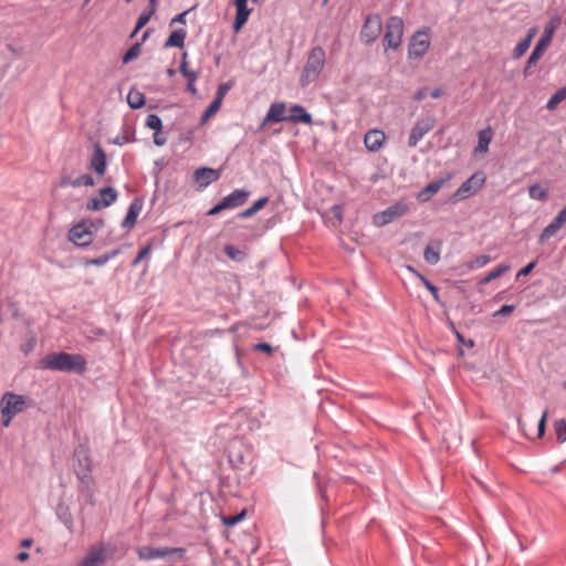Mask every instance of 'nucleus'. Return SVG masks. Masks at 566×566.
I'll use <instances>...</instances> for the list:
<instances>
[{"label": "nucleus", "mask_w": 566, "mask_h": 566, "mask_svg": "<svg viewBox=\"0 0 566 566\" xmlns=\"http://www.w3.org/2000/svg\"><path fill=\"white\" fill-rule=\"evenodd\" d=\"M426 96H427V88H421L415 94L413 99L420 102V101L424 99Z\"/></svg>", "instance_id": "nucleus-56"}, {"label": "nucleus", "mask_w": 566, "mask_h": 566, "mask_svg": "<svg viewBox=\"0 0 566 566\" xmlns=\"http://www.w3.org/2000/svg\"><path fill=\"white\" fill-rule=\"evenodd\" d=\"M74 471L84 488L91 489L94 485L90 449L86 446H78L74 451Z\"/></svg>", "instance_id": "nucleus-4"}, {"label": "nucleus", "mask_w": 566, "mask_h": 566, "mask_svg": "<svg viewBox=\"0 0 566 566\" xmlns=\"http://www.w3.org/2000/svg\"><path fill=\"white\" fill-rule=\"evenodd\" d=\"M266 203H268V198L266 197L260 198L250 208H248L244 211H242L239 214V217L240 218H250L253 214H255L258 211H260L262 208H264Z\"/></svg>", "instance_id": "nucleus-34"}, {"label": "nucleus", "mask_w": 566, "mask_h": 566, "mask_svg": "<svg viewBox=\"0 0 566 566\" xmlns=\"http://www.w3.org/2000/svg\"><path fill=\"white\" fill-rule=\"evenodd\" d=\"M178 554L179 557H182L185 554L184 548H172V547H149L143 546L137 549L138 558L142 560H151L156 558H166L168 556Z\"/></svg>", "instance_id": "nucleus-11"}, {"label": "nucleus", "mask_w": 566, "mask_h": 566, "mask_svg": "<svg viewBox=\"0 0 566 566\" xmlns=\"http://www.w3.org/2000/svg\"><path fill=\"white\" fill-rule=\"evenodd\" d=\"M554 430L558 442H566V421L564 419L554 422Z\"/></svg>", "instance_id": "nucleus-37"}, {"label": "nucleus", "mask_w": 566, "mask_h": 566, "mask_svg": "<svg viewBox=\"0 0 566 566\" xmlns=\"http://www.w3.org/2000/svg\"><path fill=\"white\" fill-rule=\"evenodd\" d=\"M249 192L245 190L237 189L222 199L223 206L227 209H232L242 206L248 200Z\"/></svg>", "instance_id": "nucleus-23"}, {"label": "nucleus", "mask_w": 566, "mask_h": 566, "mask_svg": "<svg viewBox=\"0 0 566 566\" xmlns=\"http://www.w3.org/2000/svg\"><path fill=\"white\" fill-rule=\"evenodd\" d=\"M245 517V511H242L241 513L237 515H230V516H222V523L226 526H233L241 522Z\"/></svg>", "instance_id": "nucleus-45"}, {"label": "nucleus", "mask_w": 566, "mask_h": 566, "mask_svg": "<svg viewBox=\"0 0 566 566\" xmlns=\"http://www.w3.org/2000/svg\"><path fill=\"white\" fill-rule=\"evenodd\" d=\"M117 191L113 187H105L99 190L97 197L91 198L86 202V209L88 211H98L113 205L117 200Z\"/></svg>", "instance_id": "nucleus-10"}, {"label": "nucleus", "mask_w": 566, "mask_h": 566, "mask_svg": "<svg viewBox=\"0 0 566 566\" xmlns=\"http://www.w3.org/2000/svg\"><path fill=\"white\" fill-rule=\"evenodd\" d=\"M31 544H32V539H30V538H25L21 542V546H23V547H30Z\"/></svg>", "instance_id": "nucleus-60"}, {"label": "nucleus", "mask_w": 566, "mask_h": 566, "mask_svg": "<svg viewBox=\"0 0 566 566\" xmlns=\"http://www.w3.org/2000/svg\"><path fill=\"white\" fill-rule=\"evenodd\" d=\"M514 305H503L500 310L494 312L493 316H507L514 311Z\"/></svg>", "instance_id": "nucleus-48"}, {"label": "nucleus", "mask_w": 566, "mask_h": 566, "mask_svg": "<svg viewBox=\"0 0 566 566\" xmlns=\"http://www.w3.org/2000/svg\"><path fill=\"white\" fill-rule=\"evenodd\" d=\"M528 195L532 199L544 201L548 197V191L538 184H534L528 188Z\"/></svg>", "instance_id": "nucleus-36"}, {"label": "nucleus", "mask_w": 566, "mask_h": 566, "mask_svg": "<svg viewBox=\"0 0 566 566\" xmlns=\"http://www.w3.org/2000/svg\"><path fill=\"white\" fill-rule=\"evenodd\" d=\"M90 168L98 176L106 172L107 159L104 149L99 145H95L92 158L90 160Z\"/></svg>", "instance_id": "nucleus-16"}, {"label": "nucleus", "mask_w": 566, "mask_h": 566, "mask_svg": "<svg viewBox=\"0 0 566 566\" xmlns=\"http://www.w3.org/2000/svg\"><path fill=\"white\" fill-rule=\"evenodd\" d=\"M234 6L237 12L233 28L235 32H239L247 23L251 9L248 8V0H235Z\"/></svg>", "instance_id": "nucleus-20"}, {"label": "nucleus", "mask_w": 566, "mask_h": 566, "mask_svg": "<svg viewBox=\"0 0 566 566\" xmlns=\"http://www.w3.org/2000/svg\"><path fill=\"white\" fill-rule=\"evenodd\" d=\"M432 98H439L443 95V91L441 88H436L430 93Z\"/></svg>", "instance_id": "nucleus-57"}, {"label": "nucleus", "mask_w": 566, "mask_h": 566, "mask_svg": "<svg viewBox=\"0 0 566 566\" xmlns=\"http://www.w3.org/2000/svg\"><path fill=\"white\" fill-rule=\"evenodd\" d=\"M325 61L326 54L323 48L315 46L310 51L304 70L300 77V84L302 87L310 85L319 77L325 66Z\"/></svg>", "instance_id": "nucleus-3"}, {"label": "nucleus", "mask_w": 566, "mask_h": 566, "mask_svg": "<svg viewBox=\"0 0 566 566\" xmlns=\"http://www.w3.org/2000/svg\"><path fill=\"white\" fill-rule=\"evenodd\" d=\"M160 132H156L155 135H154V143L155 145L157 146H163L166 144V138H164L163 136H160L159 134Z\"/></svg>", "instance_id": "nucleus-55"}, {"label": "nucleus", "mask_w": 566, "mask_h": 566, "mask_svg": "<svg viewBox=\"0 0 566 566\" xmlns=\"http://www.w3.org/2000/svg\"><path fill=\"white\" fill-rule=\"evenodd\" d=\"M333 211H334V213H335V216H336V217L340 218V207L335 206V207L333 208Z\"/></svg>", "instance_id": "nucleus-62"}, {"label": "nucleus", "mask_w": 566, "mask_h": 566, "mask_svg": "<svg viewBox=\"0 0 566 566\" xmlns=\"http://www.w3.org/2000/svg\"><path fill=\"white\" fill-rule=\"evenodd\" d=\"M227 208L223 206V202H219L218 205H216L213 208H211L209 211H208V216H216L218 214L219 212H221L222 210H226Z\"/></svg>", "instance_id": "nucleus-54"}, {"label": "nucleus", "mask_w": 566, "mask_h": 566, "mask_svg": "<svg viewBox=\"0 0 566 566\" xmlns=\"http://www.w3.org/2000/svg\"><path fill=\"white\" fill-rule=\"evenodd\" d=\"M547 417H548V412H547V410H545L543 412V415H542V418H541L539 422H538L537 430H538V437L539 438L543 437L544 433H545V427H546Z\"/></svg>", "instance_id": "nucleus-49"}, {"label": "nucleus", "mask_w": 566, "mask_h": 566, "mask_svg": "<svg viewBox=\"0 0 566 566\" xmlns=\"http://www.w3.org/2000/svg\"><path fill=\"white\" fill-rule=\"evenodd\" d=\"M70 181H72V179H70V178H64V179H62V181H61V186H62V187L70 186Z\"/></svg>", "instance_id": "nucleus-63"}, {"label": "nucleus", "mask_w": 566, "mask_h": 566, "mask_svg": "<svg viewBox=\"0 0 566 566\" xmlns=\"http://www.w3.org/2000/svg\"><path fill=\"white\" fill-rule=\"evenodd\" d=\"M140 43H135L123 56V63L127 64L130 61L137 59L142 52Z\"/></svg>", "instance_id": "nucleus-41"}, {"label": "nucleus", "mask_w": 566, "mask_h": 566, "mask_svg": "<svg viewBox=\"0 0 566 566\" xmlns=\"http://www.w3.org/2000/svg\"><path fill=\"white\" fill-rule=\"evenodd\" d=\"M451 178V175H448L446 178H441L439 180H434L426 186L417 196V200L419 202L429 201L442 187L443 185Z\"/></svg>", "instance_id": "nucleus-21"}, {"label": "nucleus", "mask_w": 566, "mask_h": 566, "mask_svg": "<svg viewBox=\"0 0 566 566\" xmlns=\"http://www.w3.org/2000/svg\"><path fill=\"white\" fill-rule=\"evenodd\" d=\"M224 253L234 261H242L244 259V253L233 245H226Z\"/></svg>", "instance_id": "nucleus-44"}, {"label": "nucleus", "mask_w": 566, "mask_h": 566, "mask_svg": "<svg viewBox=\"0 0 566 566\" xmlns=\"http://www.w3.org/2000/svg\"><path fill=\"white\" fill-rule=\"evenodd\" d=\"M535 29L531 30L528 35L522 40L514 49V57L520 59L530 49L533 36L535 35Z\"/></svg>", "instance_id": "nucleus-29"}, {"label": "nucleus", "mask_w": 566, "mask_h": 566, "mask_svg": "<svg viewBox=\"0 0 566 566\" xmlns=\"http://www.w3.org/2000/svg\"><path fill=\"white\" fill-rule=\"evenodd\" d=\"M140 210H142L140 205H138L137 202L130 203L127 214L122 222V227L125 229H132L137 221Z\"/></svg>", "instance_id": "nucleus-27"}, {"label": "nucleus", "mask_w": 566, "mask_h": 566, "mask_svg": "<svg viewBox=\"0 0 566 566\" xmlns=\"http://www.w3.org/2000/svg\"><path fill=\"white\" fill-rule=\"evenodd\" d=\"M403 34V21L399 17H390L386 23V32L384 35L385 49H398L401 44Z\"/></svg>", "instance_id": "nucleus-6"}, {"label": "nucleus", "mask_w": 566, "mask_h": 566, "mask_svg": "<svg viewBox=\"0 0 566 566\" xmlns=\"http://www.w3.org/2000/svg\"><path fill=\"white\" fill-rule=\"evenodd\" d=\"M186 57H187V53H184V56H182V62H181V65H180V72L182 73V75L189 81V82H196V80L198 78V73L195 72V71H190L188 70L187 67V61H186Z\"/></svg>", "instance_id": "nucleus-42"}, {"label": "nucleus", "mask_w": 566, "mask_h": 566, "mask_svg": "<svg viewBox=\"0 0 566 566\" xmlns=\"http://www.w3.org/2000/svg\"><path fill=\"white\" fill-rule=\"evenodd\" d=\"M69 239L77 247H87L94 240V233L85 223H78L71 228Z\"/></svg>", "instance_id": "nucleus-14"}, {"label": "nucleus", "mask_w": 566, "mask_h": 566, "mask_svg": "<svg viewBox=\"0 0 566 566\" xmlns=\"http://www.w3.org/2000/svg\"><path fill=\"white\" fill-rule=\"evenodd\" d=\"M127 103L133 109H138L145 105V96L137 90H130L127 94Z\"/></svg>", "instance_id": "nucleus-28"}, {"label": "nucleus", "mask_w": 566, "mask_h": 566, "mask_svg": "<svg viewBox=\"0 0 566 566\" xmlns=\"http://www.w3.org/2000/svg\"><path fill=\"white\" fill-rule=\"evenodd\" d=\"M156 9L155 8H148L146 9L137 19V30H142L151 19V17L155 14Z\"/></svg>", "instance_id": "nucleus-39"}, {"label": "nucleus", "mask_w": 566, "mask_h": 566, "mask_svg": "<svg viewBox=\"0 0 566 566\" xmlns=\"http://www.w3.org/2000/svg\"><path fill=\"white\" fill-rule=\"evenodd\" d=\"M535 264H536L535 262L528 263L526 266H524L522 270H520V272L517 273V277L528 275L532 272V270L535 268Z\"/></svg>", "instance_id": "nucleus-51"}, {"label": "nucleus", "mask_w": 566, "mask_h": 566, "mask_svg": "<svg viewBox=\"0 0 566 566\" xmlns=\"http://www.w3.org/2000/svg\"><path fill=\"white\" fill-rule=\"evenodd\" d=\"M436 118L427 116L416 122L408 139L409 147H416L418 143L434 127Z\"/></svg>", "instance_id": "nucleus-12"}, {"label": "nucleus", "mask_w": 566, "mask_h": 566, "mask_svg": "<svg viewBox=\"0 0 566 566\" xmlns=\"http://www.w3.org/2000/svg\"><path fill=\"white\" fill-rule=\"evenodd\" d=\"M94 184H95L94 179L90 175H82V176L73 179L72 181H70V186H72L74 188H77L81 186L92 187V186H94Z\"/></svg>", "instance_id": "nucleus-40"}, {"label": "nucleus", "mask_w": 566, "mask_h": 566, "mask_svg": "<svg viewBox=\"0 0 566 566\" xmlns=\"http://www.w3.org/2000/svg\"><path fill=\"white\" fill-rule=\"evenodd\" d=\"M187 90L191 93V94H196L197 93V88L195 86V82H189L188 81V84H187Z\"/></svg>", "instance_id": "nucleus-59"}, {"label": "nucleus", "mask_w": 566, "mask_h": 566, "mask_svg": "<svg viewBox=\"0 0 566 566\" xmlns=\"http://www.w3.org/2000/svg\"><path fill=\"white\" fill-rule=\"evenodd\" d=\"M285 111L286 106L284 103H273L264 117V124L287 122L289 116H285Z\"/></svg>", "instance_id": "nucleus-22"}, {"label": "nucleus", "mask_w": 566, "mask_h": 566, "mask_svg": "<svg viewBox=\"0 0 566 566\" xmlns=\"http://www.w3.org/2000/svg\"><path fill=\"white\" fill-rule=\"evenodd\" d=\"M228 90H229V86L227 84L220 85L218 87V91H217L214 99H217V101L222 103V99H223L224 95L227 94Z\"/></svg>", "instance_id": "nucleus-50"}, {"label": "nucleus", "mask_w": 566, "mask_h": 566, "mask_svg": "<svg viewBox=\"0 0 566 566\" xmlns=\"http://www.w3.org/2000/svg\"><path fill=\"white\" fill-rule=\"evenodd\" d=\"M510 270L509 264H500L494 270H492L488 275H485L480 283L481 284H489L491 281L500 277L504 273H506Z\"/></svg>", "instance_id": "nucleus-33"}, {"label": "nucleus", "mask_w": 566, "mask_h": 566, "mask_svg": "<svg viewBox=\"0 0 566 566\" xmlns=\"http://www.w3.org/2000/svg\"><path fill=\"white\" fill-rule=\"evenodd\" d=\"M146 126L155 132H160L163 128V122L156 114H150L146 118Z\"/></svg>", "instance_id": "nucleus-43"}, {"label": "nucleus", "mask_w": 566, "mask_h": 566, "mask_svg": "<svg viewBox=\"0 0 566 566\" xmlns=\"http://www.w3.org/2000/svg\"><path fill=\"white\" fill-rule=\"evenodd\" d=\"M188 13H189V10H186V11L181 12L180 14L176 15L171 20V24L172 23L186 24V17H187Z\"/></svg>", "instance_id": "nucleus-53"}, {"label": "nucleus", "mask_w": 566, "mask_h": 566, "mask_svg": "<svg viewBox=\"0 0 566 566\" xmlns=\"http://www.w3.org/2000/svg\"><path fill=\"white\" fill-rule=\"evenodd\" d=\"M386 140V135L380 129H371L366 133L364 144L369 151H378Z\"/></svg>", "instance_id": "nucleus-19"}, {"label": "nucleus", "mask_w": 566, "mask_h": 566, "mask_svg": "<svg viewBox=\"0 0 566 566\" xmlns=\"http://www.w3.org/2000/svg\"><path fill=\"white\" fill-rule=\"evenodd\" d=\"M490 262H491L490 255H480L471 263V268H482Z\"/></svg>", "instance_id": "nucleus-47"}, {"label": "nucleus", "mask_w": 566, "mask_h": 566, "mask_svg": "<svg viewBox=\"0 0 566 566\" xmlns=\"http://www.w3.org/2000/svg\"><path fill=\"white\" fill-rule=\"evenodd\" d=\"M290 115L287 122L312 124V115L301 105H293L290 107Z\"/></svg>", "instance_id": "nucleus-24"}, {"label": "nucleus", "mask_w": 566, "mask_h": 566, "mask_svg": "<svg viewBox=\"0 0 566 566\" xmlns=\"http://www.w3.org/2000/svg\"><path fill=\"white\" fill-rule=\"evenodd\" d=\"M407 269L413 273L422 283L423 285L426 286V289L431 293V295L433 296V298L436 301H439V292H438V289L437 286H434L430 281H428L422 274H420L416 269H413L412 266H407Z\"/></svg>", "instance_id": "nucleus-32"}, {"label": "nucleus", "mask_w": 566, "mask_h": 566, "mask_svg": "<svg viewBox=\"0 0 566 566\" xmlns=\"http://www.w3.org/2000/svg\"><path fill=\"white\" fill-rule=\"evenodd\" d=\"M440 253H441V242L433 241V242H430L426 247L424 252H423V259L427 263L433 265L440 261Z\"/></svg>", "instance_id": "nucleus-25"}, {"label": "nucleus", "mask_w": 566, "mask_h": 566, "mask_svg": "<svg viewBox=\"0 0 566 566\" xmlns=\"http://www.w3.org/2000/svg\"><path fill=\"white\" fill-rule=\"evenodd\" d=\"M119 254V250H113L108 253H105L98 258H94V259H88L84 262L85 265H96V266H101V265H104L106 264L109 260L114 259L115 256H117Z\"/></svg>", "instance_id": "nucleus-30"}, {"label": "nucleus", "mask_w": 566, "mask_h": 566, "mask_svg": "<svg viewBox=\"0 0 566 566\" xmlns=\"http://www.w3.org/2000/svg\"><path fill=\"white\" fill-rule=\"evenodd\" d=\"M127 142H128V139H127V138H118V137H117V138L114 140V144H116V145H123V144H125V143H127Z\"/></svg>", "instance_id": "nucleus-61"}, {"label": "nucleus", "mask_w": 566, "mask_h": 566, "mask_svg": "<svg viewBox=\"0 0 566 566\" xmlns=\"http://www.w3.org/2000/svg\"><path fill=\"white\" fill-rule=\"evenodd\" d=\"M187 31L185 29L174 30L165 42V48H184Z\"/></svg>", "instance_id": "nucleus-26"}, {"label": "nucleus", "mask_w": 566, "mask_h": 566, "mask_svg": "<svg viewBox=\"0 0 566 566\" xmlns=\"http://www.w3.org/2000/svg\"><path fill=\"white\" fill-rule=\"evenodd\" d=\"M221 102L213 99L201 116V124L207 123L221 107Z\"/></svg>", "instance_id": "nucleus-38"}, {"label": "nucleus", "mask_w": 566, "mask_h": 566, "mask_svg": "<svg viewBox=\"0 0 566 566\" xmlns=\"http://www.w3.org/2000/svg\"><path fill=\"white\" fill-rule=\"evenodd\" d=\"M153 249V244L151 242H149L146 247H144L139 252L138 254L136 255V258L133 260L132 262V265L133 266H136L139 262H142L144 259H146L150 251Z\"/></svg>", "instance_id": "nucleus-46"}, {"label": "nucleus", "mask_w": 566, "mask_h": 566, "mask_svg": "<svg viewBox=\"0 0 566 566\" xmlns=\"http://www.w3.org/2000/svg\"><path fill=\"white\" fill-rule=\"evenodd\" d=\"M554 25H547L545 29V34L543 38L538 41L536 46L534 48L533 52L531 53L526 67L524 69V75L527 76L530 74V69L537 63V61L542 57L544 54V51L546 46L548 45L552 35L554 33Z\"/></svg>", "instance_id": "nucleus-13"}, {"label": "nucleus", "mask_w": 566, "mask_h": 566, "mask_svg": "<svg viewBox=\"0 0 566 566\" xmlns=\"http://www.w3.org/2000/svg\"><path fill=\"white\" fill-rule=\"evenodd\" d=\"M486 176L484 172L479 171L473 174L453 193L452 200L458 202L476 195L483 188Z\"/></svg>", "instance_id": "nucleus-5"}, {"label": "nucleus", "mask_w": 566, "mask_h": 566, "mask_svg": "<svg viewBox=\"0 0 566 566\" xmlns=\"http://www.w3.org/2000/svg\"><path fill=\"white\" fill-rule=\"evenodd\" d=\"M408 211V207L405 203H397L394 205L382 212L376 214L374 217L375 224L381 227L385 226L391 221H394L397 218L402 217Z\"/></svg>", "instance_id": "nucleus-15"}, {"label": "nucleus", "mask_w": 566, "mask_h": 566, "mask_svg": "<svg viewBox=\"0 0 566 566\" xmlns=\"http://www.w3.org/2000/svg\"><path fill=\"white\" fill-rule=\"evenodd\" d=\"M565 223L566 217L562 212H558L554 220L543 229L538 237V243L544 244L549 238L559 231Z\"/></svg>", "instance_id": "nucleus-17"}, {"label": "nucleus", "mask_w": 566, "mask_h": 566, "mask_svg": "<svg viewBox=\"0 0 566 566\" xmlns=\"http://www.w3.org/2000/svg\"><path fill=\"white\" fill-rule=\"evenodd\" d=\"M29 558V554L27 552H21L17 555V559L19 562H25Z\"/></svg>", "instance_id": "nucleus-58"}, {"label": "nucleus", "mask_w": 566, "mask_h": 566, "mask_svg": "<svg viewBox=\"0 0 566 566\" xmlns=\"http://www.w3.org/2000/svg\"><path fill=\"white\" fill-rule=\"evenodd\" d=\"M566 99V85L558 91L548 99L546 107L548 111H554L559 103Z\"/></svg>", "instance_id": "nucleus-35"}, {"label": "nucleus", "mask_w": 566, "mask_h": 566, "mask_svg": "<svg viewBox=\"0 0 566 566\" xmlns=\"http://www.w3.org/2000/svg\"><path fill=\"white\" fill-rule=\"evenodd\" d=\"M381 30L382 23L380 17L377 14L368 15L360 31L361 42L367 45L374 43L380 35Z\"/></svg>", "instance_id": "nucleus-8"}, {"label": "nucleus", "mask_w": 566, "mask_h": 566, "mask_svg": "<svg viewBox=\"0 0 566 566\" xmlns=\"http://www.w3.org/2000/svg\"><path fill=\"white\" fill-rule=\"evenodd\" d=\"M156 2H157V0H149V8L156 9Z\"/></svg>", "instance_id": "nucleus-64"}, {"label": "nucleus", "mask_w": 566, "mask_h": 566, "mask_svg": "<svg viewBox=\"0 0 566 566\" xmlns=\"http://www.w3.org/2000/svg\"><path fill=\"white\" fill-rule=\"evenodd\" d=\"M492 139V133L491 129H483L479 133V144L476 147V151L479 153H486L489 149V145Z\"/></svg>", "instance_id": "nucleus-31"}, {"label": "nucleus", "mask_w": 566, "mask_h": 566, "mask_svg": "<svg viewBox=\"0 0 566 566\" xmlns=\"http://www.w3.org/2000/svg\"><path fill=\"white\" fill-rule=\"evenodd\" d=\"M41 364L43 368L51 370L83 373L86 363L83 356L77 354L54 353L45 356Z\"/></svg>", "instance_id": "nucleus-2"}, {"label": "nucleus", "mask_w": 566, "mask_h": 566, "mask_svg": "<svg viewBox=\"0 0 566 566\" xmlns=\"http://www.w3.org/2000/svg\"><path fill=\"white\" fill-rule=\"evenodd\" d=\"M255 350L264 352L266 354H272L273 349L268 343H259L255 345Z\"/></svg>", "instance_id": "nucleus-52"}, {"label": "nucleus", "mask_w": 566, "mask_h": 566, "mask_svg": "<svg viewBox=\"0 0 566 566\" xmlns=\"http://www.w3.org/2000/svg\"><path fill=\"white\" fill-rule=\"evenodd\" d=\"M115 553L111 545H97L91 547L85 557L76 566H103Z\"/></svg>", "instance_id": "nucleus-7"}, {"label": "nucleus", "mask_w": 566, "mask_h": 566, "mask_svg": "<svg viewBox=\"0 0 566 566\" xmlns=\"http://www.w3.org/2000/svg\"><path fill=\"white\" fill-rule=\"evenodd\" d=\"M430 48V39L428 31H419L410 39L408 48L409 59H422Z\"/></svg>", "instance_id": "nucleus-9"}, {"label": "nucleus", "mask_w": 566, "mask_h": 566, "mask_svg": "<svg viewBox=\"0 0 566 566\" xmlns=\"http://www.w3.org/2000/svg\"><path fill=\"white\" fill-rule=\"evenodd\" d=\"M32 399L14 392H6L0 400L1 423L8 428L12 419L23 412L27 408L33 407Z\"/></svg>", "instance_id": "nucleus-1"}, {"label": "nucleus", "mask_w": 566, "mask_h": 566, "mask_svg": "<svg viewBox=\"0 0 566 566\" xmlns=\"http://www.w3.org/2000/svg\"><path fill=\"white\" fill-rule=\"evenodd\" d=\"M220 178V172L212 168H199L193 172V179L200 188H206Z\"/></svg>", "instance_id": "nucleus-18"}]
</instances>
